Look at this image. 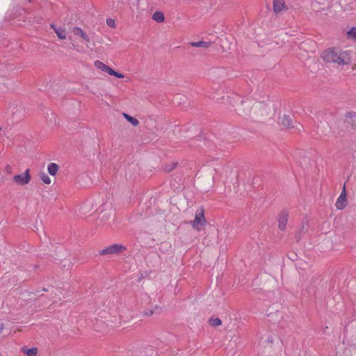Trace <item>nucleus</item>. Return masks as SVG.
<instances>
[{
	"label": "nucleus",
	"mask_w": 356,
	"mask_h": 356,
	"mask_svg": "<svg viewBox=\"0 0 356 356\" xmlns=\"http://www.w3.org/2000/svg\"><path fill=\"white\" fill-rule=\"evenodd\" d=\"M51 28L54 29V31H55V30H56V29H58V27H56L54 24H51L50 25Z\"/></svg>",
	"instance_id": "nucleus-25"
},
{
	"label": "nucleus",
	"mask_w": 356,
	"mask_h": 356,
	"mask_svg": "<svg viewBox=\"0 0 356 356\" xmlns=\"http://www.w3.org/2000/svg\"><path fill=\"white\" fill-rule=\"evenodd\" d=\"M22 351L27 356H36L38 354L37 348H22Z\"/></svg>",
	"instance_id": "nucleus-16"
},
{
	"label": "nucleus",
	"mask_w": 356,
	"mask_h": 356,
	"mask_svg": "<svg viewBox=\"0 0 356 356\" xmlns=\"http://www.w3.org/2000/svg\"><path fill=\"white\" fill-rule=\"evenodd\" d=\"M206 224L207 220L204 217V211L202 208H200L195 212V219L191 222V225L199 232L202 229Z\"/></svg>",
	"instance_id": "nucleus-4"
},
{
	"label": "nucleus",
	"mask_w": 356,
	"mask_h": 356,
	"mask_svg": "<svg viewBox=\"0 0 356 356\" xmlns=\"http://www.w3.org/2000/svg\"><path fill=\"white\" fill-rule=\"evenodd\" d=\"M273 7L274 12L276 13H280L286 8L284 0H274Z\"/></svg>",
	"instance_id": "nucleus-11"
},
{
	"label": "nucleus",
	"mask_w": 356,
	"mask_h": 356,
	"mask_svg": "<svg viewBox=\"0 0 356 356\" xmlns=\"http://www.w3.org/2000/svg\"><path fill=\"white\" fill-rule=\"evenodd\" d=\"M347 204L346 186L343 185L342 191L336 201L335 206L337 209L341 210L347 206Z\"/></svg>",
	"instance_id": "nucleus-9"
},
{
	"label": "nucleus",
	"mask_w": 356,
	"mask_h": 356,
	"mask_svg": "<svg viewBox=\"0 0 356 356\" xmlns=\"http://www.w3.org/2000/svg\"><path fill=\"white\" fill-rule=\"evenodd\" d=\"M152 19L158 23H163L165 21L164 13L161 11H156L152 15Z\"/></svg>",
	"instance_id": "nucleus-12"
},
{
	"label": "nucleus",
	"mask_w": 356,
	"mask_h": 356,
	"mask_svg": "<svg viewBox=\"0 0 356 356\" xmlns=\"http://www.w3.org/2000/svg\"><path fill=\"white\" fill-rule=\"evenodd\" d=\"M5 170L6 172V173L8 174H11L13 172V168L11 165H7L5 168Z\"/></svg>",
	"instance_id": "nucleus-23"
},
{
	"label": "nucleus",
	"mask_w": 356,
	"mask_h": 356,
	"mask_svg": "<svg viewBox=\"0 0 356 356\" xmlns=\"http://www.w3.org/2000/svg\"><path fill=\"white\" fill-rule=\"evenodd\" d=\"M353 348L356 350V346H354Z\"/></svg>",
	"instance_id": "nucleus-27"
},
{
	"label": "nucleus",
	"mask_w": 356,
	"mask_h": 356,
	"mask_svg": "<svg viewBox=\"0 0 356 356\" xmlns=\"http://www.w3.org/2000/svg\"><path fill=\"white\" fill-rule=\"evenodd\" d=\"M69 40L71 41L81 40L84 42L88 47V44L90 42V38L88 35L80 27L74 26L70 29V35Z\"/></svg>",
	"instance_id": "nucleus-3"
},
{
	"label": "nucleus",
	"mask_w": 356,
	"mask_h": 356,
	"mask_svg": "<svg viewBox=\"0 0 356 356\" xmlns=\"http://www.w3.org/2000/svg\"><path fill=\"white\" fill-rule=\"evenodd\" d=\"M58 167L57 164H56L54 163H51L49 164L48 167H47L48 172L51 175H56V174L58 172Z\"/></svg>",
	"instance_id": "nucleus-18"
},
{
	"label": "nucleus",
	"mask_w": 356,
	"mask_h": 356,
	"mask_svg": "<svg viewBox=\"0 0 356 356\" xmlns=\"http://www.w3.org/2000/svg\"><path fill=\"white\" fill-rule=\"evenodd\" d=\"M209 323L211 325L217 327L222 324V321L219 318H216L210 319Z\"/></svg>",
	"instance_id": "nucleus-20"
},
{
	"label": "nucleus",
	"mask_w": 356,
	"mask_h": 356,
	"mask_svg": "<svg viewBox=\"0 0 356 356\" xmlns=\"http://www.w3.org/2000/svg\"><path fill=\"white\" fill-rule=\"evenodd\" d=\"M122 115L133 126L136 127V126H138L139 124V121L136 118H134V117H132V116H131V115H128V114H127L125 113H123Z\"/></svg>",
	"instance_id": "nucleus-17"
},
{
	"label": "nucleus",
	"mask_w": 356,
	"mask_h": 356,
	"mask_svg": "<svg viewBox=\"0 0 356 356\" xmlns=\"http://www.w3.org/2000/svg\"><path fill=\"white\" fill-rule=\"evenodd\" d=\"M94 65L97 69H98L102 72H106L109 75L114 76L119 79H122L124 77V74L115 71L111 67H108V65H106L105 63H104L103 62H102L100 60H95L94 63Z\"/></svg>",
	"instance_id": "nucleus-5"
},
{
	"label": "nucleus",
	"mask_w": 356,
	"mask_h": 356,
	"mask_svg": "<svg viewBox=\"0 0 356 356\" xmlns=\"http://www.w3.org/2000/svg\"><path fill=\"white\" fill-rule=\"evenodd\" d=\"M292 119L289 115H284L281 118V123L282 125L286 127V128H291L293 127L292 124Z\"/></svg>",
	"instance_id": "nucleus-14"
},
{
	"label": "nucleus",
	"mask_w": 356,
	"mask_h": 356,
	"mask_svg": "<svg viewBox=\"0 0 356 356\" xmlns=\"http://www.w3.org/2000/svg\"><path fill=\"white\" fill-rule=\"evenodd\" d=\"M126 248L122 245L113 244L99 251L100 255L120 253L125 250Z\"/></svg>",
	"instance_id": "nucleus-7"
},
{
	"label": "nucleus",
	"mask_w": 356,
	"mask_h": 356,
	"mask_svg": "<svg viewBox=\"0 0 356 356\" xmlns=\"http://www.w3.org/2000/svg\"><path fill=\"white\" fill-rule=\"evenodd\" d=\"M122 319V315H120V316L118 318H115V321H110L106 320V322H104L103 321H99L97 322V325L98 327H100L102 324L106 323V327H102V330L104 331L110 330L111 328H115L120 327L121 325V321Z\"/></svg>",
	"instance_id": "nucleus-8"
},
{
	"label": "nucleus",
	"mask_w": 356,
	"mask_h": 356,
	"mask_svg": "<svg viewBox=\"0 0 356 356\" xmlns=\"http://www.w3.org/2000/svg\"><path fill=\"white\" fill-rule=\"evenodd\" d=\"M322 59L327 63H334L338 65H346L350 62L349 52L343 51L337 48H329L321 54Z\"/></svg>",
	"instance_id": "nucleus-1"
},
{
	"label": "nucleus",
	"mask_w": 356,
	"mask_h": 356,
	"mask_svg": "<svg viewBox=\"0 0 356 356\" xmlns=\"http://www.w3.org/2000/svg\"><path fill=\"white\" fill-rule=\"evenodd\" d=\"M347 38L356 42V27L351 28L347 32Z\"/></svg>",
	"instance_id": "nucleus-19"
},
{
	"label": "nucleus",
	"mask_w": 356,
	"mask_h": 356,
	"mask_svg": "<svg viewBox=\"0 0 356 356\" xmlns=\"http://www.w3.org/2000/svg\"><path fill=\"white\" fill-rule=\"evenodd\" d=\"M31 179L30 169L28 168L24 173L15 175L13 178V181L17 186H25L30 182Z\"/></svg>",
	"instance_id": "nucleus-6"
},
{
	"label": "nucleus",
	"mask_w": 356,
	"mask_h": 356,
	"mask_svg": "<svg viewBox=\"0 0 356 356\" xmlns=\"http://www.w3.org/2000/svg\"><path fill=\"white\" fill-rule=\"evenodd\" d=\"M190 45L193 47H201L207 49L210 47L211 42L204 41L192 42L190 43Z\"/></svg>",
	"instance_id": "nucleus-13"
},
{
	"label": "nucleus",
	"mask_w": 356,
	"mask_h": 356,
	"mask_svg": "<svg viewBox=\"0 0 356 356\" xmlns=\"http://www.w3.org/2000/svg\"><path fill=\"white\" fill-rule=\"evenodd\" d=\"M72 47L74 49H76L77 51H81V49L79 48V46L74 43H72Z\"/></svg>",
	"instance_id": "nucleus-24"
},
{
	"label": "nucleus",
	"mask_w": 356,
	"mask_h": 356,
	"mask_svg": "<svg viewBox=\"0 0 356 356\" xmlns=\"http://www.w3.org/2000/svg\"><path fill=\"white\" fill-rule=\"evenodd\" d=\"M40 179L46 184H50L51 182L50 177L46 174H42L40 176Z\"/></svg>",
	"instance_id": "nucleus-21"
},
{
	"label": "nucleus",
	"mask_w": 356,
	"mask_h": 356,
	"mask_svg": "<svg viewBox=\"0 0 356 356\" xmlns=\"http://www.w3.org/2000/svg\"><path fill=\"white\" fill-rule=\"evenodd\" d=\"M137 305L140 312L145 316L154 314V304L151 297L147 293H143L138 298Z\"/></svg>",
	"instance_id": "nucleus-2"
},
{
	"label": "nucleus",
	"mask_w": 356,
	"mask_h": 356,
	"mask_svg": "<svg viewBox=\"0 0 356 356\" xmlns=\"http://www.w3.org/2000/svg\"><path fill=\"white\" fill-rule=\"evenodd\" d=\"M289 219V213L287 211H282L278 216V227L281 230L286 228Z\"/></svg>",
	"instance_id": "nucleus-10"
},
{
	"label": "nucleus",
	"mask_w": 356,
	"mask_h": 356,
	"mask_svg": "<svg viewBox=\"0 0 356 356\" xmlns=\"http://www.w3.org/2000/svg\"><path fill=\"white\" fill-rule=\"evenodd\" d=\"M3 329V323H0V334L2 332Z\"/></svg>",
	"instance_id": "nucleus-26"
},
{
	"label": "nucleus",
	"mask_w": 356,
	"mask_h": 356,
	"mask_svg": "<svg viewBox=\"0 0 356 356\" xmlns=\"http://www.w3.org/2000/svg\"><path fill=\"white\" fill-rule=\"evenodd\" d=\"M55 33L60 40H65L67 38L66 29L63 27H58L55 30Z\"/></svg>",
	"instance_id": "nucleus-15"
},
{
	"label": "nucleus",
	"mask_w": 356,
	"mask_h": 356,
	"mask_svg": "<svg viewBox=\"0 0 356 356\" xmlns=\"http://www.w3.org/2000/svg\"><path fill=\"white\" fill-rule=\"evenodd\" d=\"M106 24L111 28H115V22L112 18H108L106 19Z\"/></svg>",
	"instance_id": "nucleus-22"
}]
</instances>
